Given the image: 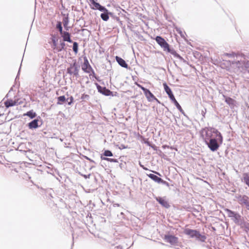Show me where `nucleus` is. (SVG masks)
Returning <instances> with one entry per match:
<instances>
[{
	"label": "nucleus",
	"instance_id": "25",
	"mask_svg": "<svg viewBox=\"0 0 249 249\" xmlns=\"http://www.w3.org/2000/svg\"><path fill=\"white\" fill-rule=\"evenodd\" d=\"M225 211L227 212V214H228L229 216H230V217H235L236 215V213H235L234 212H232L229 209H227Z\"/></svg>",
	"mask_w": 249,
	"mask_h": 249
},
{
	"label": "nucleus",
	"instance_id": "9",
	"mask_svg": "<svg viewBox=\"0 0 249 249\" xmlns=\"http://www.w3.org/2000/svg\"><path fill=\"white\" fill-rule=\"evenodd\" d=\"M164 239L166 242L172 245L176 244L178 242V238L174 235H165Z\"/></svg>",
	"mask_w": 249,
	"mask_h": 249
},
{
	"label": "nucleus",
	"instance_id": "28",
	"mask_svg": "<svg viewBox=\"0 0 249 249\" xmlns=\"http://www.w3.org/2000/svg\"><path fill=\"white\" fill-rule=\"evenodd\" d=\"M56 28L59 30L60 34H62V32H63L62 30V27L61 25V22H58L56 24Z\"/></svg>",
	"mask_w": 249,
	"mask_h": 249
},
{
	"label": "nucleus",
	"instance_id": "2",
	"mask_svg": "<svg viewBox=\"0 0 249 249\" xmlns=\"http://www.w3.org/2000/svg\"><path fill=\"white\" fill-rule=\"evenodd\" d=\"M155 40L158 44L163 49L164 51H167L168 52H171L176 57L179 58V59L181 60L183 59L182 57L176 52H171L169 45L163 38L160 36H157L156 37Z\"/></svg>",
	"mask_w": 249,
	"mask_h": 249
},
{
	"label": "nucleus",
	"instance_id": "34",
	"mask_svg": "<svg viewBox=\"0 0 249 249\" xmlns=\"http://www.w3.org/2000/svg\"><path fill=\"white\" fill-rule=\"evenodd\" d=\"M140 166L145 170H148L147 168L145 167L143 165L140 164Z\"/></svg>",
	"mask_w": 249,
	"mask_h": 249
},
{
	"label": "nucleus",
	"instance_id": "15",
	"mask_svg": "<svg viewBox=\"0 0 249 249\" xmlns=\"http://www.w3.org/2000/svg\"><path fill=\"white\" fill-rule=\"evenodd\" d=\"M147 176L150 178H151L152 179H153V180H154L155 181H156L157 182H158V183L161 182L163 183H165L166 182L165 181L162 180L161 178L158 177V176H157L155 175H154L152 174H150L147 175Z\"/></svg>",
	"mask_w": 249,
	"mask_h": 249
},
{
	"label": "nucleus",
	"instance_id": "30",
	"mask_svg": "<svg viewBox=\"0 0 249 249\" xmlns=\"http://www.w3.org/2000/svg\"><path fill=\"white\" fill-rule=\"evenodd\" d=\"M78 43L74 42L73 44V50L75 53H77L78 52Z\"/></svg>",
	"mask_w": 249,
	"mask_h": 249
},
{
	"label": "nucleus",
	"instance_id": "23",
	"mask_svg": "<svg viewBox=\"0 0 249 249\" xmlns=\"http://www.w3.org/2000/svg\"><path fill=\"white\" fill-rule=\"evenodd\" d=\"M57 104L61 105L66 101V98L65 96H59L57 98Z\"/></svg>",
	"mask_w": 249,
	"mask_h": 249
},
{
	"label": "nucleus",
	"instance_id": "27",
	"mask_svg": "<svg viewBox=\"0 0 249 249\" xmlns=\"http://www.w3.org/2000/svg\"><path fill=\"white\" fill-rule=\"evenodd\" d=\"M69 20L68 18H65L63 20V25L66 30H68V24Z\"/></svg>",
	"mask_w": 249,
	"mask_h": 249
},
{
	"label": "nucleus",
	"instance_id": "24",
	"mask_svg": "<svg viewBox=\"0 0 249 249\" xmlns=\"http://www.w3.org/2000/svg\"><path fill=\"white\" fill-rule=\"evenodd\" d=\"M101 159L102 160H107V161H109V162H117V160L116 159H114L105 158V157H103L102 156H101Z\"/></svg>",
	"mask_w": 249,
	"mask_h": 249
},
{
	"label": "nucleus",
	"instance_id": "6",
	"mask_svg": "<svg viewBox=\"0 0 249 249\" xmlns=\"http://www.w3.org/2000/svg\"><path fill=\"white\" fill-rule=\"evenodd\" d=\"M216 138H214L208 142H206L207 144L208 145V147L212 150V151H215L217 150L219 145L217 142V140H216Z\"/></svg>",
	"mask_w": 249,
	"mask_h": 249
},
{
	"label": "nucleus",
	"instance_id": "7",
	"mask_svg": "<svg viewBox=\"0 0 249 249\" xmlns=\"http://www.w3.org/2000/svg\"><path fill=\"white\" fill-rule=\"evenodd\" d=\"M82 69L86 73H90L93 71L92 68L90 65L89 61L86 57L84 58V63L82 65Z\"/></svg>",
	"mask_w": 249,
	"mask_h": 249
},
{
	"label": "nucleus",
	"instance_id": "31",
	"mask_svg": "<svg viewBox=\"0 0 249 249\" xmlns=\"http://www.w3.org/2000/svg\"><path fill=\"white\" fill-rule=\"evenodd\" d=\"M104 90L105 92L103 93L106 95H109L111 92L109 89H106L105 88H104Z\"/></svg>",
	"mask_w": 249,
	"mask_h": 249
},
{
	"label": "nucleus",
	"instance_id": "4",
	"mask_svg": "<svg viewBox=\"0 0 249 249\" xmlns=\"http://www.w3.org/2000/svg\"><path fill=\"white\" fill-rule=\"evenodd\" d=\"M51 42L49 43L51 44V47L54 52H59L61 51L64 48L65 44L64 42L60 43L58 45L57 43L58 41V37L55 35H51Z\"/></svg>",
	"mask_w": 249,
	"mask_h": 249
},
{
	"label": "nucleus",
	"instance_id": "1",
	"mask_svg": "<svg viewBox=\"0 0 249 249\" xmlns=\"http://www.w3.org/2000/svg\"><path fill=\"white\" fill-rule=\"evenodd\" d=\"M201 136L205 142L214 138H217L221 141L222 140V136L221 133L215 128L211 127H206L201 130Z\"/></svg>",
	"mask_w": 249,
	"mask_h": 249
},
{
	"label": "nucleus",
	"instance_id": "12",
	"mask_svg": "<svg viewBox=\"0 0 249 249\" xmlns=\"http://www.w3.org/2000/svg\"><path fill=\"white\" fill-rule=\"evenodd\" d=\"M239 203L241 205H244L246 208L249 210V200L247 196H243L239 200Z\"/></svg>",
	"mask_w": 249,
	"mask_h": 249
},
{
	"label": "nucleus",
	"instance_id": "20",
	"mask_svg": "<svg viewBox=\"0 0 249 249\" xmlns=\"http://www.w3.org/2000/svg\"><path fill=\"white\" fill-rule=\"evenodd\" d=\"M170 100L173 102V103L175 104V105L176 106L177 108L180 111L182 112L183 109L180 106L179 103L178 102V101L176 100L175 97H172L171 98H170Z\"/></svg>",
	"mask_w": 249,
	"mask_h": 249
},
{
	"label": "nucleus",
	"instance_id": "29",
	"mask_svg": "<svg viewBox=\"0 0 249 249\" xmlns=\"http://www.w3.org/2000/svg\"><path fill=\"white\" fill-rule=\"evenodd\" d=\"M103 154L106 157H111L113 156L112 153L108 150H105Z\"/></svg>",
	"mask_w": 249,
	"mask_h": 249
},
{
	"label": "nucleus",
	"instance_id": "8",
	"mask_svg": "<svg viewBox=\"0 0 249 249\" xmlns=\"http://www.w3.org/2000/svg\"><path fill=\"white\" fill-rule=\"evenodd\" d=\"M91 3V8L94 10H99L100 11H107V9L101 6L99 3L96 2L94 0H89Z\"/></svg>",
	"mask_w": 249,
	"mask_h": 249
},
{
	"label": "nucleus",
	"instance_id": "33",
	"mask_svg": "<svg viewBox=\"0 0 249 249\" xmlns=\"http://www.w3.org/2000/svg\"><path fill=\"white\" fill-rule=\"evenodd\" d=\"M73 101V97L71 96L70 97V102L68 103L69 105H71Z\"/></svg>",
	"mask_w": 249,
	"mask_h": 249
},
{
	"label": "nucleus",
	"instance_id": "5",
	"mask_svg": "<svg viewBox=\"0 0 249 249\" xmlns=\"http://www.w3.org/2000/svg\"><path fill=\"white\" fill-rule=\"evenodd\" d=\"M67 73L70 75H73L75 76L78 75L79 69L77 66L76 63L71 64L70 67L67 69Z\"/></svg>",
	"mask_w": 249,
	"mask_h": 249
},
{
	"label": "nucleus",
	"instance_id": "10",
	"mask_svg": "<svg viewBox=\"0 0 249 249\" xmlns=\"http://www.w3.org/2000/svg\"><path fill=\"white\" fill-rule=\"evenodd\" d=\"M145 96L149 102H152L154 100L159 102L158 99L153 95V94L148 89H146L143 91Z\"/></svg>",
	"mask_w": 249,
	"mask_h": 249
},
{
	"label": "nucleus",
	"instance_id": "16",
	"mask_svg": "<svg viewBox=\"0 0 249 249\" xmlns=\"http://www.w3.org/2000/svg\"><path fill=\"white\" fill-rule=\"evenodd\" d=\"M115 59L120 66L124 68H127L128 65L126 63L125 61L123 59L118 56H116Z\"/></svg>",
	"mask_w": 249,
	"mask_h": 249
},
{
	"label": "nucleus",
	"instance_id": "26",
	"mask_svg": "<svg viewBox=\"0 0 249 249\" xmlns=\"http://www.w3.org/2000/svg\"><path fill=\"white\" fill-rule=\"evenodd\" d=\"M101 18L104 21H107L109 19V16L107 13H102Z\"/></svg>",
	"mask_w": 249,
	"mask_h": 249
},
{
	"label": "nucleus",
	"instance_id": "17",
	"mask_svg": "<svg viewBox=\"0 0 249 249\" xmlns=\"http://www.w3.org/2000/svg\"><path fill=\"white\" fill-rule=\"evenodd\" d=\"M224 96L225 98V102L231 107H233L235 106V101L231 97Z\"/></svg>",
	"mask_w": 249,
	"mask_h": 249
},
{
	"label": "nucleus",
	"instance_id": "35",
	"mask_svg": "<svg viewBox=\"0 0 249 249\" xmlns=\"http://www.w3.org/2000/svg\"><path fill=\"white\" fill-rule=\"evenodd\" d=\"M152 172H153V173H155L156 174H157V175H159V176H160V174L159 173L157 172L153 171Z\"/></svg>",
	"mask_w": 249,
	"mask_h": 249
},
{
	"label": "nucleus",
	"instance_id": "36",
	"mask_svg": "<svg viewBox=\"0 0 249 249\" xmlns=\"http://www.w3.org/2000/svg\"><path fill=\"white\" fill-rule=\"evenodd\" d=\"M86 159L87 160H89L90 161H91V162H93V161L92 160H90L89 158L88 157H86Z\"/></svg>",
	"mask_w": 249,
	"mask_h": 249
},
{
	"label": "nucleus",
	"instance_id": "22",
	"mask_svg": "<svg viewBox=\"0 0 249 249\" xmlns=\"http://www.w3.org/2000/svg\"><path fill=\"white\" fill-rule=\"evenodd\" d=\"M24 115L28 116V117L32 119L35 118L36 116V114L33 110H30L29 111H28L26 113L24 114Z\"/></svg>",
	"mask_w": 249,
	"mask_h": 249
},
{
	"label": "nucleus",
	"instance_id": "11",
	"mask_svg": "<svg viewBox=\"0 0 249 249\" xmlns=\"http://www.w3.org/2000/svg\"><path fill=\"white\" fill-rule=\"evenodd\" d=\"M18 100L8 99L4 102V105L7 108L18 105Z\"/></svg>",
	"mask_w": 249,
	"mask_h": 249
},
{
	"label": "nucleus",
	"instance_id": "3",
	"mask_svg": "<svg viewBox=\"0 0 249 249\" xmlns=\"http://www.w3.org/2000/svg\"><path fill=\"white\" fill-rule=\"evenodd\" d=\"M184 233L191 238H195L196 239L204 242L206 239L205 235H201L200 232L195 230L189 228H185L183 231Z\"/></svg>",
	"mask_w": 249,
	"mask_h": 249
},
{
	"label": "nucleus",
	"instance_id": "32",
	"mask_svg": "<svg viewBox=\"0 0 249 249\" xmlns=\"http://www.w3.org/2000/svg\"><path fill=\"white\" fill-rule=\"evenodd\" d=\"M135 84L138 87L140 88L143 90V91H144V89H146V88H144L143 87H142V85H141L140 84H138V83H136Z\"/></svg>",
	"mask_w": 249,
	"mask_h": 249
},
{
	"label": "nucleus",
	"instance_id": "21",
	"mask_svg": "<svg viewBox=\"0 0 249 249\" xmlns=\"http://www.w3.org/2000/svg\"><path fill=\"white\" fill-rule=\"evenodd\" d=\"M242 180L249 187V174L244 173L243 175V178Z\"/></svg>",
	"mask_w": 249,
	"mask_h": 249
},
{
	"label": "nucleus",
	"instance_id": "18",
	"mask_svg": "<svg viewBox=\"0 0 249 249\" xmlns=\"http://www.w3.org/2000/svg\"><path fill=\"white\" fill-rule=\"evenodd\" d=\"M164 89H165V91L167 93V94L168 95L170 99L172 98V97H174V95L171 91V89L168 86V85L166 84V83H163V84Z\"/></svg>",
	"mask_w": 249,
	"mask_h": 249
},
{
	"label": "nucleus",
	"instance_id": "19",
	"mask_svg": "<svg viewBox=\"0 0 249 249\" xmlns=\"http://www.w3.org/2000/svg\"><path fill=\"white\" fill-rule=\"evenodd\" d=\"M38 120L35 119L29 123L28 126L30 129L36 128L38 126Z\"/></svg>",
	"mask_w": 249,
	"mask_h": 249
},
{
	"label": "nucleus",
	"instance_id": "13",
	"mask_svg": "<svg viewBox=\"0 0 249 249\" xmlns=\"http://www.w3.org/2000/svg\"><path fill=\"white\" fill-rule=\"evenodd\" d=\"M156 200L160 204H161L163 207L168 208L169 207L170 205L168 202L164 199V198L160 197H156Z\"/></svg>",
	"mask_w": 249,
	"mask_h": 249
},
{
	"label": "nucleus",
	"instance_id": "14",
	"mask_svg": "<svg viewBox=\"0 0 249 249\" xmlns=\"http://www.w3.org/2000/svg\"><path fill=\"white\" fill-rule=\"evenodd\" d=\"M60 35H61L64 41H67L70 43L72 42V40L70 37L71 35L68 32L63 31L62 34H60Z\"/></svg>",
	"mask_w": 249,
	"mask_h": 249
},
{
	"label": "nucleus",
	"instance_id": "37",
	"mask_svg": "<svg viewBox=\"0 0 249 249\" xmlns=\"http://www.w3.org/2000/svg\"><path fill=\"white\" fill-rule=\"evenodd\" d=\"M226 55H227V56H231V55L230 54H228V53H227V54H226Z\"/></svg>",
	"mask_w": 249,
	"mask_h": 249
}]
</instances>
